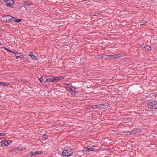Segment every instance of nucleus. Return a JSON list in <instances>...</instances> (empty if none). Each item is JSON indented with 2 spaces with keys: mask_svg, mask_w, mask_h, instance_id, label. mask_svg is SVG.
<instances>
[{
  "mask_svg": "<svg viewBox=\"0 0 157 157\" xmlns=\"http://www.w3.org/2000/svg\"><path fill=\"white\" fill-rule=\"evenodd\" d=\"M15 19V17H13L10 15L4 16L3 17V20L4 22L6 23L10 22L12 19L13 21Z\"/></svg>",
  "mask_w": 157,
  "mask_h": 157,
  "instance_id": "obj_1",
  "label": "nucleus"
},
{
  "mask_svg": "<svg viewBox=\"0 0 157 157\" xmlns=\"http://www.w3.org/2000/svg\"><path fill=\"white\" fill-rule=\"evenodd\" d=\"M147 105L149 108L157 109V101L150 102L148 103Z\"/></svg>",
  "mask_w": 157,
  "mask_h": 157,
  "instance_id": "obj_2",
  "label": "nucleus"
},
{
  "mask_svg": "<svg viewBox=\"0 0 157 157\" xmlns=\"http://www.w3.org/2000/svg\"><path fill=\"white\" fill-rule=\"evenodd\" d=\"M116 54L114 55H104L101 56V58L102 59H113L115 58H117V57H116Z\"/></svg>",
  "mask_w": 157,
  "mask_h": 157,
  "instance_id": "obj_3",
  "label": "nucleus"
},
{
  "mask_svg": "<svg viewBox=\"0 0 157 157\" xmlns=\"http://www.w3.org/2000/svg\"><path fill=\"white\" fill-rule=\"evenodd\" d=\"M141 47L144 51L145 52H148L151 51V48L149 45H146V44H141Z\"/></svg>",
  "mask_w": 157,
  "mask_h": 157,
  "instance_id": "obj_4",
  "label": "nucleus"
},
{
  "mask_svg": "<svg viewBox=\"0 0 157 157\" xmlns=\"http://www.w3.org/2000/svg\"><path fill=\"white\" fill-rule=\"evenodd\" d=\"M72 153L70 151L67 150H64L62 152L63 156L65 157H67L70 155H72Z\"/></svg>",
  "mask_w": 157,
  "mask_h": 157,
  "instance_id": "obj_5",
  "label": "nucleus"
},
{
  "mask_svg": "<svg viewBox=\"0 0 157 157\" xmlns=\"http://www.w3.org/2000/svg\"><path fill=\"white\" fill-rule=\"evenodd\" d=\"M67 89L69 91L71 92V94L73 95H75L76 93V90L75 88L73 86H71L70 87H68Z\"/></svg>",
  "mask_w": 157,
  "mask_h": 157,
  "instance_id": "obj_6",
  "label": "nucleus"
},
{
  "mask_svg": "<svg viewBox=\"0 0 157 157\" xmlns=\"http://www.w3.org/2000/svg\"><path fill=\"white\" fill-rule=\"evenodd\" d=\"M11 142H12L11 140H9L8 141H5L0 142V144L2 146H5L10 144Z\"/></svg>",
  "mask_w": 157,
  "mask_h": 157,
  "instance_id": "obj_7",
  "label": "nucleus"
},
{
  "mask_svg": "<svg viewBox=\"0 0 157 157\" xmlns=\"http://www.w3.org/2000/svg\"><path fill=\"white\" fill-rule=\"evenodd\" d=\"M21 3L23 5H24L25 6H27L32 4V3L30 1H23Z\"/></svg>",
  "mask_w": 157,
  "mask_h": 157,
  "instance_id": "obj_8",
  "label": "nucleus"
},
{
  "mask_svg": "<svg viewBox=\"0 0 157 157\" xmlns=\"http://www.w3.org/2000/svg\"><path fill=\"white\" fill-rule=\"evenodd\" d=\"M42 154V152H40L39 151H36L34 152H30V155H31V156L32 155H36L38 154Z\"/></svg>",
  "mask_w": 157,
  "mask_h": 157,
  "instance_id": "obj_9",
  "label": "nucleus"
},
{
  "mask_svg": "<svg viewBox=\"0 0 157 157\" xmlns=\"http://www.w3.org/2000/svg\"><path fill=\"white\" fill-rule=\"evenodd\" d=\"M116 54V57H117V58L119 57H123L124 56H125L126 55L124 53H122L120 54Z\"/></svg>",
  "mask_w": 157,
  "mask_h": 157,
  "instance_id": "obj_10",
  "label": "nucleus"
},
{
  "mask_svg": "<svg viewBox=\"0 0 157 157\" xmlns=\"http://www.w3.org/2000/svg\"><path fill=\"white\" fill-rule=\"evenodd\" d=\"M29 56H30L32 58H33L35 60H37V59L36 58V57L35 56L34 54L32 52H30L29 53Z\"/></svg>",
  "mask_w": 157,
  "mask_h": 157,
  "instance_id": "obj_11",
  "label": "nucleus"
},
{
  "mask_svg": "<svg viewBox=\"0 0 157 157\" xmlns=\"http://www.w3.org/2000/svg\"><path fill=\"white\" fill-rule=\"evenodd\" d=\"M98 109H103L106 108V105L105 104L98 105Z\"/></svg>",
  "mask_w": 157,
  "mask_h": 157,
  "instance_id": "obj_12",
  "label": "nucleus"
},
{
  "mask_svg": "<svg viewBox=\"0 0 157 157\" xmlns=\"http://www.w3.org/2000/svg\"><path fill=\"white\" fill-rule=\"evenodd\" d=\"M54 76H51V78H48L46 79V81L47 82H52L53 80V79Z\"/></svg>",
  "mask_w": 157,
  "mask_h": 157,
  "instance_id": "obj_13",
  "label": "nucleus"
},
{
  "mask_svg": "<svg viewBox=\"0 0 157 157\" xmlns=\"http://www.w3.org/2000/svg\"><path fill=\"white\" fill-rule=\"evenodd\" d=\"M14 4V2L13 0H10V4H6V5L7 6L11 7L12 5H13Z\"/></svg>",
  "mask_w": 157,
  "mask_h": 157,
  "instance_id": "obj_14",
  "label": "nucleus"
},
{
  "mask_svg": "<svg viewBox=\"0 0 157 157\" xmlns=\"http://www.w3.org/2000/svg\"><path fill=\"white\" fill-rule=\"evenodd\" d=\"M9 51H10V52H12L13 53L15 54H18V52H14V51H12L10 50H8ZM18 54L21 56H23L22 55V54L21 53H19Z\"/></svg>",
  "mask_w": 157,
  "mask_h": 157,
  "instance_id": "obj_15",
  "label": "nucleus"
},
{
  "mask_svg": "<svg viewBox=\"0 0 157 157\" xmlns=\"http://www.w3.org/2000/svg\"><path fill=\"white\" fill-rule=\"evenodd\" d=\"M59 81L57 77H54L52 81V83H55Z\"/></svg>",
  "mask_w": 157,
  "mask_h": 157,
  "instance_id": "obj_16",
  "label": "nucleus"
},
{
  "mask_svg": "<svg viewBox=\"0 0 157 157\" xmlns=\"http://www.w3.org/2000/svg\"><path fill=\"white\" fill-rule=\"evenodd\" d=\"M8 83H5L3 82H0V85L3 86H6L8 85Z\"/></svg>",
  "mask_w": 157,
  "mask_h": 157,
  "instance_id": "obj_17",
  "label": "nucleus"
},
{
  "mask_svg": "<svg viewBox=\"0 0 157 157\" xmlns=\"http://www.w3.org/2000/svg\"><path fill=\"white\" fill-rule=\"evenodd\" d=\"M92 108L94 109H98V105H93L91 106Z\"/></svg>",
  "mask_w": 157,
  "mask_h": 157,
  "instance_id": "obj_18",
  "label": "nucleus"
},
{
  "mask_svg": "<svg viewBox=\"0 0 157 157\" xmlns=\"http://www.w3.org/2000/svg\"><path fill=\"white\" fill-rule=\"evenodd\" d=\"M147 23V22L145 20H142L140 21V24L141 25H143Z\"/></svg>",
  "mask_w": 157,
  "mask_h": 157,
  "instance_id": "obj_19",
  "label": "nucleus"
},
{
  "mask_svg": "<svg viewBox=\"0 0 157 157\" xmlns=\"http://www.w3.org/2000/svg\"><path fill=\"white\" fill-rule=\"evenodd\" d=\"M137 131L135 130H133L131 132H130V133H129V135H134L136 133Z\"/></svg>",
  "mask_w": 157,
  "mask_h": 157,
  "instance_id": "obj_20",
  "label": "nucleus"
},
{
  "mask_svg": "<svg viewBox=\"0 0 157 157\" xmlns=\"http://www.w3.org/2000/svg\"><path fill=\"white\" fill-rule=\"evenodd\" d=\"M88 147H85L83 149V152L84 153H86L87 152H88V150L87 149Z\"/></svg>",
  "mask_w": 157,
  "mask_h": 157,
  "instance_id": "obj_21",
  "label": "nucleus"
},
{
  "mask_svg": "<svg viewBox=\"0 0 157 157\" xmlns=\"http://www.w3.org/2000/svg\"><path fill=\"white\" fill-rule=\"evenodd\" d=\"M28 81H29L27 80V79H23L21 80V82L25 83H26Z\"/></svg>",
  "mask_w": 157,
  "mask_h": 157,
  "instance_id": "obj_22",
  "label": "nucleus"
},
{
  "mask_svg": "<svg viewBox=\"0 0 157 157\" xmlns=\"http://www.w3.org/2000/svg\"><path fill=\"white\" fill-rule=\"evenodd\" d=\"M57 78L59 80L64 78V77L63 76H60L59 77H57Z\"/></svg>",
  "mask_w": 157,
  "mask_h": 157,
  "instance_id": "obj_23",
  "label": "nucleus"
},
{
  "mask_svg": "<svg viewBox=\"0 0 157 157\" xmlns=\"http://www.w3.org/2000/svg\"><path fill=\"white\" fill-rule=\"evenodd\" d=\"M88 152L90 151H93L94 150V148H92L88 147Z\"/></svg>",
  "mask_w": 157,
  "mask_h": 157,
  "instance_id": "obj_24",
  "label": "nucleus"
},
{
  "mask_svg": "<svg viewBox=\"0 0 157 157\" xmlns=\"http://www.w3.org/2000/svg\"><path fill=\"white\" fill-rule=\"evenodd\" d=\"M21 20H22V19H18L15 20V21L16 22H19Z\"/></svg>",
  "mask_w": 157,
  "mask_h": 157,
  "instance_id": "obj_25",
  "label": "nucleus"
},
{
  "mask_svg": "<svg viewBox=\"0 0 157 157\" xmlns=\"http://www.w3.org/2000/svg\"><path fill=\"white\" fill-rule=\"evenodd\" d=\"M125 134V135H128V134H129L130 132H123Z\"/></svg>",
  "mask_w": 157,
  "mask_h": 157,
  "instance_id": "obj_26",
  "label": "nucleus"
},
{
  "mask_svg": "<svg viewBox=\"0 0 157 157\" xmlns=\"http://www.w3.org/2000/svg\"><path fill=\"white\" fill-rule=\"evenodd\" d=\"M16 59H17L18 58H22V57L20 56H16L15 57Z\"/></svg>",
  "mask_w": 157,
  "mask_h": 157,
  "instance_id": "obj_27",
  "label": "nucleus"
},
{
  "mask_svg": "<svg viewBox=\"0 0 157 157\" xmlns=\"http://www.w3.org/2000/svg\"><path fill=\"white\" fill-rule=\"evenodd\" d=\"M39 80L41 82L43 80V78H42V77H41V78H40V79H39Z\"/></svg>",
  "mask_w": 157,
  "mask_h": 157,
  "instance_id": "obj_28",
  "label": "nucleus"
},
{
  "mask_svg": "<svg viewBox=\"0 0 157 157\" xmlns=\"http://www.w3.org/2000/svg\"><path fill=\"white\" fill-rule=\"evenodd\" d=\"M99 14V13H95V14L93 15V16H97V15H98Z\"/></svg>",
  "mask_w": 157,
  "mask_h": 157,
  "instance_id": "obj_29",
  "label": "nucleus"
},
{
  "mask_svg": "<svg viewBox=\"0 0 157 157\" xmlns=\"http://www.w3.org/2000/svg\"><path fill=\"white\" fill-rule=\"evenodd\" d=\"M7 4H10V0H8V1H7L6 2Z\"/></svg>",
  "mask_w": 157,
  "mask_h": 157,
  "instance_id": "obj_30",
  "label": "nucleus"
},
{
  "mask_svg": "<svg viewBox=\"0 0 157 157\" xmlns=\"http://www.w3.org/2000/svg\"><path fill=\"white\" fill-rule=\"evenodd\" d=\"M44 138H46V137L47 136V135H44Z\"/></svg>",
  "mask_w": 157,
  "mask_h": 157,
  "instance_id": "obj_31",
  "label": "nucleus"
},
{
  "mask_svg": "<svg viewBox=\"0 0 157 157\" xmlns=\"http://www.w3.org/2000/svg\"><path fill=\"white\" fill-rule=\"evenodd\" d=\"M17 149L16 148V149H13V151H17Z\"/></svg>",
  "mask_w": 157,
  "mask_h": 157,
  "instance_id": "obj_32",
  "label": "nucleus"
},
{
  "mask_svg": "<svg viewBox=\"0 0 157 157\" xmlns=\"http://www.w3.org/2000/svg\"><path fill=\"white\" fill-rule=\"evenodd\" d=\"M3 45V44L2 43L0 42V45Z\"/></svg>",
  "mask_w": 157,
  "mask_h": 157,
  "instance_id": "obj_33",
  "label": "nucleus"
},
{
  "mask_svg": "<svg viewBox=\"0 0 157 157\" xmlns=\"http://www.w3.org/2000/svg\"><path fill=\"white\" fill-rule=\"evenodd\" d=\"M3 135V134L2 133H0V136H2Z\"/></svg>",
  "mask_w": 157,
  "mask_h": 157,
  "instance_id": "obj_34",
  "label": "nucleus"
},
{
  "mask_svg": "<svg viewBox=\"0 0 157 157\" xmlns=\"http://www.w3.org/2000/svg\"><path fill=\"white\" fill-rule=\"evenodd\" d=\"M6 2L7 1H8V0H4Z\"/></svg>",
  "mask_w": 157,
  "mask_h": 157,
  "instance_id": "obj_35",
  "label": "nucleus"
}]
</instances>
